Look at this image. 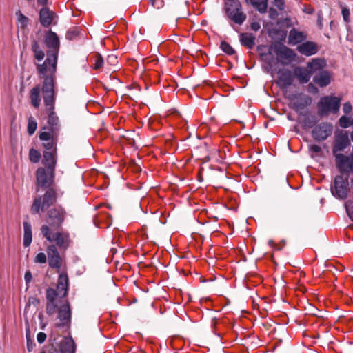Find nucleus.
I'll return each instance as SVG.
<instances>
[{
    "label": "nucleus",
    "mask_w": 353,
    "mask_h": 353,
    "mask_svg": "<svg viewBox=\"0 0 353 353\" xmlns=\"http://www.w3.org/2000/svg\"><path fill=\"white\" fill-rule=\"evenodd\" d=\"M69 290V279L66 273L59 275L57 288H48L46 292V308L48 316L57 313V327L70 328L72 320V309L67 299Z\"/></svg>",
    "instance_id": "nucleus-1"
},
{
    "label": "nucleus",
    "mask_w": 353,
    "mask_h": 353,
    "mask_svg": "<svg viewBox=\"0 0 353 353\" xmlns=\"http://www.w3.org/2000/svg\"><path fill=\"white\" fill-rule=\"evenodd\" d=\"M54 176L55 172L46 170L42 167L37 170L36 178L37 185L46 189V191L42 196H37L34 198L30 208L32 214H37L41 212H43L48 208L56 203L57 194L52 187L54 183Z\"/></svg>",
    "instance_id": "nucleus-2"
},
{
    "label": "nucleus",
    "mask_w": 353,
    "mask_h": 353,
    "mask_svg": "<svg viewBox=\"0 0 353 353\" xmlns=\"http://www.w3.org/2000/svg\"><path fill=\"white\" fill-rule=\"evenodd\" d=\"M44 43L48 48L47 58L43 63L36 64L39 77L43 80L51 77L55 81L60 41L56 32L48 30L44 35Z\"/></svg>",
    "instance_id": "nucleus-3"
},
{
    "label": "nucleus",
    "mask_w": 353,
    "mask_h": 353,
    "mask_svg": "<svg viewBox=\"0 0 353 353\" xmlns=\"http://www.w3.org/2000/svg\"><path fill=\"white\" fill-rule=\"evenodd\" d=\"M55 81L51 77H47L43 81L42 94L43 103L48 112L47 123L41 129V131H47L54 135H59L61 129V123L59 117L54 111Z\"/></svg>",
    "instance_id": "nucleus-4"
},
{
    "label": "nucleus",
    "mask_w": 353,
    "mask_h": 353,
    "mask_svg": "<svg viewBox=\"0 0 353 353\" xmlns=\"http://www.w3.org/2000/svg\"><path fill=\"white\" fill-rule=\"evenodd\" d=\"M351 145L347 131L337 130L334 132L332 154L335 158L336 167L340 173L353 172V157L341 153Z\"/></svg>",
    "instance_id": "nucleus-5"
},
{
    "label": "nucleus",
    "mask_w": 353,
    "mask_h": 353,
    "mask_svg": "<svg viewBox=\"0 0 353 353\" xmlns=\"http://www.w3.org/2000/svg\"><path fill=\"white\" fill-rule=\"evenodd\" d=\"M46 214L45 217L46 225L41 228V232H44L45 228L48 230H59L65 221L67 212L65 210L61 205L55 206L46 210Z\"/></svg>",
    "instance_id": "nucleus-6"
},
{
    "label": "nucleus",
    "mask_w": 353,
    "mask_h": 353,
    "mask_svg": "<svg viewBox=\"0 0 353 353\" xmlns=\"http://www.w3.org/2000/svg\"><path fill=\"white\" fill-rule=\"evenodd\" d=\"M44 232H42V235L50 243H54V245H56L57 248L60 252H64L70 245V234L67 231H56L52 232L53 230H48L47 228H44Z\"/></svg>",
    "instance_id": "nucleus-7"
},
{
    "label": "nucleus",
    "mask_w": 353,
    "mask_h": 353,
    "mask_svg": "<svg viewBox=\"0 0 353 353\" xmlns=\"http://www.w3.org/2000/svg\"><path fill=\"white\" fill-rule=\"evenodd\" d=\"M341 98L334 96H325L317 103L318 114L327 115L329 112L336 113L340 108Z\"/></svg>",
    "instance_id": "nucleus-8"
},
{
    "label": "nucleus",
    "mask_w": 353,
    "mask_h": 353,
    "mask_svg": "<svg viewBox=\"0 0 353 353\" xmlns=\"http://www.w3.org/2000/svg\"><path fill=\"white\" fill-rule=\"evenodd\" d=\"M241 9L242 6L239 1L225 3V10L228 17L239 25H241L247 17Z\"/></svg>",
    "instance_id": "nucleus-9"
},
{
    "label": "nucleus",
    "mask_w": 353,
    "mask_h": 353,
    "mask_svg": "<svg viewBox=\"0 0 353 353\" xmlns=\"http://www.w3.org/2000/svg\"><path fill=\"white\" fill-rule=\"evenodd\" d=\"M350 172L341 173V175H337L335 177L334 189L332 188V192L334 196L341 199L347 198L349 191L348 174Z\"/></svg>",
    "instance_id": "nucleus-10"
},
{
    "label": "nucleus",
    "mask_w": 353,
    "mask_h": 353,
    "mask_svg": "<svg viewBox=\"0 0 353 353\" xmlns=\"http://www.w3.org/2000/svg\"><path fill=\"white\" fill-rule=\"evenodd\" d=\"M307 68H310V70L299 66L294 69V75L298 79L299 82L301 84L307 83L313 72L321 68V65L319 60L314 59L312 62L307 64Z\"/></svg>",
    "instance_id": "nucleus-11"
},
{
    "label": "nucleus",
    "mask_w": 353,
    "mask_h": 353,
    "mask_svg": "<svg viewBox=\"0 0 353 353\" xmlns=\"http://www.w3.org/2000/svg\"><path fill=\"white\" fill-rule=\"evenodd\" d=\"M76 345L72 337H65L50 345L48 353H75Z\"/></svg>",
    "instance_id": "nucleus-12"
},
{
    "label": "nucleus",
    "mask_w": 353,
    "mask_h": 353,
    "mask_svg": "<svg viewBox=\"0 0 353 353\" xmlns=\"http://www.w3.org/2000/svg\"><path fill=\"white\" fill-rule=\"evenodd\" d=\"M333 125L330 122L317 124L312 131V136L316 141H323L330 137L333 132Z\"/></svg>",
    "instance_id": "nucleus-13"
},
{
    "label": "nucleus",
    "mask_w": 353,
    "mask_h": 353,
    "mask_svg": "<svg viewBox=\"0 0 353 353\" xmlns=\"http://www.w3.org/2000/svg\"><path fill=\"white\" fill-rule=\"evenodd\" d=\"M47 254L49 266L51 268L57 269V272H59L63 263V256L61 255L56 245H49L47 248Z\"/></svg>",
    "instance_id": "nucleus-14"
},
{
    "label": "nucleus",
    "mask_w": 353,
    "mask_h": 353,
    "mask_svg": "<svg viewBox=\"0 0 353 353\" xmlns=\"http://www.w3.org/2000/svg\"><path fill=\"white\" fill-rule=\"evenodd\" d=\"M58 16L57 14L48 7H43L39 10V21L42 26L48 28L51 25L57 23V19Z\"/></svg>",
    "instance_id": "nucleus-15"
},
{
    "label": "nucleus",
    "mask_w": 353,
    "mask_h": 353,
    "mask_svg": "<svg viewBox=\"0 0 353 353\" xmlns=\"http://www.w3.org/2000/svg\"><path fill=\"white\" fill-rule=\"evenodd\" d=\"M274 52L276 54L279 59L293 61L294 60L296 54L294 50L286 46L281 43H276L272 46Z\"/></svg>",
    "instance_id": "nucleus-16"
},
{
    "label": "nucleus",
    "mask_w": 353,
    "mask_h": 353,
    "mask_svg": "<svg viewBox=\"0 0 353 353\" xmlns=\"http://www.w3.org/2000/svg\"><path fill=\"white\" fill-rule=\"evenodd\" d=\"M57 137L58 135H54L47 131H40L39 134V138L43 141L42 145L46 151L57 150Z\"/></svg>",
    "instance_id": "nucleus-17"
},
{
    "label": "nucleus",
    "mask_w": 353,
    "mask_h": 353,
    "mask_svg": "<svg viewBox=\"0 0 353 353\" xmlns=\"http://www.w3.org/2000/svg\"><path fill=\"white\" fill-rule=\"evenodd\" d=\"M57 162V150L43 151L42 163L48 170L55 172Z\"/></svg>",
    "instance_id": "nucleus-18"
},
{
    "label": "nucleus",
    "mask_w": 353,
    "mask_h": 353,
    "mask_svg": "<svg viewBox=\"0 0 353 353\" xmlns=\"http://www.w3.org/2000/svg\"><path fill=\"white\" fill-rule=\"evenodd\" d=\"M296 50L301 54L310 57L316 54L319 51V46L311 41H303L296 47Z\"/></svg>",
    "instance_id": "nucleus-19"
},
{
    "label": "nucleus",
    "mask_w": 353,
    "mask_h": 353,
    "mask_svg": "<svg viewBox=\"0 0 353 353\" xmlns=\"http://www.w3.org/2000/svg\"><path fill=\"white\" fill-rule=\"evenodd\" d=\"M279 84L283 89L288 88L293 83V74L288 69H281L278 71Z\"/></svg>",
    "instance_id": "nucleus-20"
},
{
    "label": "nucleus",
    "mask_w": 353,
    "mask_h": 353,
    "mask_svg": "<svg viewBox=\"0 0 353 353\" xmlns=\"http://www.w3.org/2000/svg\"><path fill=\"white\" fill-rule=\"evenodd\" d=\"M307 39V34L303 32L299 31L296 28H292L289 32L288 42L290 45H296L305 41Z\"/></svg>",
    "instance_id": "nucleus-21"
},
{
    "label": "nucleus",
    "mask_w": 353,
    "mask_h": 353,
    "mask_svg": "<svg viewBox=\"0 0 353 353\" xmlns=\"http://www.w3.org/2000/svg\"><path fill=\"white\" fill-rule=\"evenodd\" d=\"M256 37L252 33L243 32L239 35V41L241 46L248 49H252L255 46Z\"/></svg>",
    "instance_id": "nucleus-22"
},
{
    "label": "nucleus",
    "mask_w": 353,
    "mask_h": 353,
    "mask_svg": "<svg viewBox=\"0 0 353 353\" xmlns=\"http://www.w3.org/2000/svg\"><path fill=\"white\" fill-rule=\"evenodd\" d=\"M42 86L39 84L35 85L30 92L31 104L35 108H38L41 103L40 92H42Z\"/></svg>",
    "instance_id": "nucleus-23"
},
{
    "label": "nucleus",
    "mask_w": 353,
    "mask_h": 353,
    "mask_svg": "<svg viewBox=\"0 0 353 353\" xmlns=\"http://www.w3.org/2000/svg\"><path fill=\"white\" fill-rule=\"evenodd\" d=\"M313 81L321 88L325 87L331 81L330 73L327 71H323L319 75L314 77Z\"/></svg>",
    "instance_id": "nucleus-24"
},
{
    "label": "nucleus",
    "mask_w": 353,
    "mask_h": 353,
    "mask_svg": "<svg viewBox=\"0 0 353 353\" xmlns=\"http://www.w3.org/2000/svg\"><path fill=\"white\" fill-rule=\"evenodd\" d=\"M312 103V98L310 96H305L299 101L293 103L292 108L297 112L301 114L300 111L303 110L306 106Z\"/></svg>",
    "instance_id": "nucleus-25"
},
{
    "label": "nucleus",
    "mask_w": 353,
    "mask_h": 353,
    "mask_svg": "<svg viewBox=\"0 0 353 353\" xmlns=\"http://www.w3.org/2000/svg\"><path fill=\"white\" fill-rule=\"evenodd\" d=\"M31 50L34 53V57L35 59L40 61H42L45 57L44 51L41 49L39 46V43L35 39L32 41L31 43Z\"/></svg>",
    "instance_id": "nucleus-26"
},
{
    "label": "nucleus",
    "mask_w": 353,
    "mask_h": 353,
    "mask_svg": "<svg viewBox=\"0 0 353 353\" xmlns=\"http://www.w3.org/2000/svg\"><path fill=\"white\" fill-rule=\"evenodd\" d=\"M24 234H23V245L28 247L32 242V227L31 225L25 221L23 223Z\"/></svg>",
    "instance_id": "nucleus-27"
},
{
    "label": "nucleus",
    "mask_w": 353,
    "mask_h": 353,
    "mask_svg": "<svg viewBox=\"0 0 353 353\" xmlns=\"http://www.w3.org/2000/svg\"><path fill=\"white\" fill-rule=\"evenodd\" d=\"M251 5L260 13L266 12L268 0H250Z\"/></svg>",
    "instance_id": "nucleus-28"
},
{
    "label": "nucleus",
    "mask_w": 353,
    "mask_h": 353,
    "mask_svg": "<svg viewBox=\"0 0 353 353\" xmlns=\"http://www.w3.org/2000/svg\"><path fill=\"white\" fill-rule=\"evenodd\" d=\"M318 122L317 118L316 116L312 114H305L304 119H303L302 123L305 128H314Z\"/></svg>",
    "instance_id": "nucleus-29"
},
{
    "label": "nucleus",
    "mask_w": 353,
    "mask_h": 353,
    "mask_svg": "<svg viewBox=\"0 0 353 353\" xmlns=\"http://www.w3.org/2000/svg\"><path fill=\"white\" fill-rule=\"evenodd\" d=\"M41 153L36 149L31 148L29 151V159L32 163H37L41 159Z\"/></svg>",
    "instance_id": "nucleus-30"
},
{
    "label": "nucleus",
    "mask_w": 353,
    "mask_h": 353,
    "mask_svg": "<svg viewBox=\"0 0 353 353\" xmlns=\"http://www.w3.org/2000/svg\"><path fill=\"white\" fill-rule=\"evenodd\" d=\"M37 128V121H35V119L33 117H30L28 119V126H27V130H28V133L29 134V135H32L35 132Z\"/></svg>",
    "instance_id": "nucleus-31"
},
{
    "label": "nucleus",
    "mask_w": 353,
    "mask_h": 353,
    "mask_svg": "<svg viewBox=\"0 0 353 353\" xmlns=\"http://www.w3.org/2000/svg\"><path fill=\"white\" fill-rule=\"evenodd\" d=\"M16 15L17 17L18 22L20 23V27L21 28H25L28 25L29 19L22 14L20 10L16 12Z\"/></svg>",
    "instance_id": "nucleus-32"
},
{
    "label": "nucleus",
    "mask_w": 353,
    "mask_h": 353,
    "mask_svg": "<svg viewBox=\"0 0 353 353\" xmlns=\"http://www.w3.org/2000/svg\"><path fill=\"white\" fill-rule=\"evenodd\" d=\"M220 48L223 52L228 55H233L235 54V50L234 48L230 45L229 43L225 41H221Z\"/></svg>",
    "instance_id": "nucleus-33"
},
{
    "label": "nucleus",
    "mask_w": 353,
    "mask_h": 353,
    "mask_svg": "<svg viewBox=\"0 0 353 353\" xmlns=\"http://www.w3.org/2000/svg\"><path fill=\"white\" fill-rule=\"evenodd\" d=\"M79 28L77 27H73L67 31L65 34V38L66 39L71 41L77 38L79 36Z\"/></svg>",
    "instance_id": "nucleus-34"
},
{
    "label": "nucleus",
    "mask_w": 353,
    "mask_h": 353,
    "mask_svg": "<svg viewBox=\"0 0 353 353\" xmlns=\"http://www.w3.org/2000/svg\"><path fill=\"white\" fill-rule=\"evenodd\" d=\"M103 59L102 56L97 53L94 56V70H99L103 67Z\"/></svg>",
    "instance_id": "nucleus-35"
},
{
    "label": "nucleus",
    "mask_w": 353,
    "mask_h": 353,
    "mask_svg": "<svg viewBox=\"0 0 353 353\" xmlns=\"http://www.w3.org/2000/svg\"><path fill=\"white\" fill-rule=\"evenodd\" d=\"M339 124L343 128H347L352 125V121L346 116H342L339 119Z\"/></svg>",
    "instance_id": "nucleus-36"
},
{
    "label": "nucleus",
    "mask_w": 353,
    "mask_h": 353,
    "mask_svg": "<svg viewBox=\"0 0 353 353\" xmlns=\"http://www.w3.org/2000/svg\"><path fill=\"white\" fill-rule=\"evenodd\" d=\"M26 337L27 341V349L28 352H32L35 347V343L32 341L30 338V331L26 332Z\"/></svg>",
    "instance_id": "nucleus-37"
},
{
    "label": "nucleus",
    "mask_w": 353,
    "mask_h": 353,
    "mask_svg": "<svg viewBox=\"0 0 353 353\" xmlns=\"http://www.w3.org/2000/svg\"><path fill=\"white\" fill-rule=\"evenodd\" d=\"M151 6L157 9H160L164 6V0H148Z\"/></svg>",
    "instance_id": "nucleus-38"
},
{
    "label": "nucleus",
    "mask_w": 353,
    "mask_h": 353,
    "mask_svg": "<svg viewBox=\"0 0 353 353\" xmlns=\"http://www.w3.org/2000/svg\"><path fill=\"white\" fill-rule=\"evenodd\" d=\"M347 213L352 221H353V202L347 201L345 204Z\"/></svg>",
    "instance_id": "nucleus-39"
},
{
    "label": "nucleus",
    "mask_w": 353,
    "mask_h": 353,
    "mask_svg": "<svg viewBox=\"0 0 353 353\" xmlns=\"http://www.w3.org/2000/svg\"><path fill=\"white\" fill-rule=\"evenodd\" d=\"M35 262L39 263H44L46 262V255L43 252H39L35 257Z\"/></svg>",
    "instance_id": "nucleus-40"
},
{
    "label": "nucleus",
    "mask_w": 353,
    "mask_h": 353,
    "mask_svg": "<svg viewBox=\"0 0 353 353\" xmlns=\"http://www.w3.org/2000/svg\"><path fill=\"white\" fill-rule=\"evenodd\" d=\"M341 14L343 15V18L344 19L345 21L346 22H349L350 21V10L346 8V7H343L342 8V10H341Z\"/></svg>",
    "instance_id": "nucleus-41"
},
{
    "label": "nucleus",
    "mask_w": 353,
    "mask_h": 353,
    "mask_svg": "<svg viewBox=\"0 0 353 353\" xmlns=\"http://www.w3.org/2000/svg\"><path fill=\"white\" fill-rule=\"evenodd\" d=\"M343 110L345 114H349L352 111V105L350 102H346L343 104Z\"/></svg>",
    "instance_id": "nucleus-42"
},
{
    "label": "nucleus",
    "mask_w": 353,
    "mask_h": 353,
    "mask_svg": "<svg viewBox=\"0 0 353 353\" xmlns=\"http://www.w3.org/2000/svg\"><path fill=\"white\" fill-rule=\"evenodd\" d=\"M46 334L44 332H40L37 334V339L39 343L42 344L46 339Z\"/></svg>",
    "instance_id": "nucleus-43"
},
{
    "label": "nucleus",
    "mask_w": 353,
    "mask_h": 353,
    "mask_svg": "<svg viewBox=\"0 0 353 353\" xmlns=\"http://www.w3.org/2000/svg\"><path fill=\"white\" fill-rule=\"evenodd\" d=\"M274 5L280 10H283L285 7L284 0H274Z\"/></svg>",
    "instance_id": "nucleus-44"
},
{
    "label": "nucleus",
    "mask_w": 353,
    "mask_h": 353,
    "mask_svg": "<svg viewBox=\"0 0 353 353\" xmlns=\"http://www.w3.org/2000/svg\"><path fill=\"white\" fill-rule=\"evenodd\" d=\"M106 61L111 65H115L117 63V57L113 54L108 55Z\"/></svg>",
    "instance_id": "nucleus-45"
},
{
    "label": "nucleus",
    "mask_w": 353,
    "mask_h": 353,
    "mask_svg": "<svg viewBox=\"0 0 353 353\" xmlns=\"http://www.w3.org/2000/svg\"><path fill=\"white\" fill-rule=\"evenodd\" d=\"M39 300L36 297H30L28 299V305H33L35 307L39 305Z\"/></svg>",
    "instance_id": "nucleus-46"
},
{
    "label": "nucleus",
    "mask_w": 353,
    "mask_h": 353,
    "mask_svg": "<svg viewBox=\"0 0 353 353\" xmlns=\"http://www.w3.org/2000/svg\"><path fill=\"white\" fill-rule=\"evenodd\" d=\"M307 90L309 92L315 94L318 92V88L312 83L307 85Z\"/></svg>",
    "instance_id": "nucleus-47"
},
{
    "label": "nucleus",
    "mask_w": 353,
    "mask_h": 353,
    "mask_svg": "<svg viewBox=\"0 0 353 353\" xmlns=\"http://www.w3.org/2000/svg\"><path fill=\"white\" fill-rule=\"evenodd\" d=\"M310 150L315 153H319L321 151V148L318 145L314 144L310 145Z\"/></svg>",
    "instance_id": "nucleus-48"
},
{
    "label": "nucleus",
    "mask_w": 353,
    "mask_h": 353,
    "mask_svg": "<svg viewBox=\"0 0 353 353\" xmlns=\"http://www.w3.org/2000/svg\"><path fill=\"white\" fill-rule=\"evenodd\" d=\"M269 13H270V17L271 19H274L279 15V13L276 11V10L273 8H270Z\"/></svg>",
    "instance_id": "nucleus-49"
},
{
    "label": "nucleus",
    "mask_w": 353,
    "mask_h": 353,
    "mask_svg": "<svg viewBox=\"0 0 353 353\" xmlns=\"http://www.w3.org/2000/svg\"><path fill=\"white\" fill-rule=\"evenodd\" d=\"M32 279V273L30 272V271H27L24 275V279H25L26 283H30Z\"/></svg>",
    "instance_id": "nucleus-50"
},
{
    "label": "nucleus",
    "mask_w": 353,
    "mask_h": 353,
    "mask_svg": "<svg viewBox=\"0 0 353 353\" xmlns=\"http://www.w3.org/2000/svg\"><path fill=\"white\" fill-rule=\"evenodd\" d=\"M251 28L254 31H257L260 28V25L258 22H253L251 23Z\"/></svg>",
    "instance_id": "nucleus-51"
},
{
    "label": "nucleus",
    "mask_w": 353,
    "mask_h": 353,
    "mask_svg": "<svg viewBox=\"0 0 353 353\" xmlns=\"http://www.w3.org/2000/svg\"><path fill=\"white\" fill-rule=\"evenodd\" d=\"M317 23L319 28L321 29L323 28V17L320 14L318 16Z\"/></svg>",
    "instance_id": "nucleus-52"
},
{
    "label": "nucleus",
    "mask_w": 353,
    "mask_h": 353,
    "mask_svg": "<svg viewBox=\"0 0 353 353\" xmlns=\"http://www.w3.org/2000/svg\"><path fill=\"white\" fill-rule=\"evenodd\" d=\"M48 0H37L39 4L44 6L47 3Z\"/></svg>",
    "instance_id": "nucleus-53"
},
{
    "label": "nucleus",
    "mask_w": 353,
    "mask_h": 353,
    "mask_svg": "<svg viewBox=\"0 0 353 353\" xmlns=\"http://www.w3.org/2000/svg\"><path fill=\"white\" fill-rule=\"evenodd\" d=\"M315 310H316V307H312V310H311V314H314V311H315Z\"/></svg>",
    "instance_id": "nucleus-54"
},
{
    "label": "nucleus",
    "mask_w": 353,
    "mask_h": 353,
    "mask_svg": "<svg viewBox=\"0 0 353 353\" xmlns=\"http://www.w3.org/2000/svg\"><path fill=\"white\" fill-rule=\"evenodd\" d=\"M268 244H269V245H274V241H273L272 240H270V241H268Z\"/></svg>",
    "instance_id": "nucleus-55"
},
{
    "label": "nucleus",
    "mask_w": 353,
    "mask_h": 353,
    "mask_svg": "<svg viewBox=\"0 0 353 353\" xmlns=\"http://www.w3.org/2000/svg\"><path fill=\"white\" fill-rule=\"evenodd\" d=\"M351 140L353 141V131L350 133Z\"/></svg>",
    "instance_id": "nucleus-56"
},
{
    "label": "nucleus",
    "mask_w": 353,
    "mask_h": 353,
    "mask_svg": "<svg viewBox=\"0 0 353 353\" xmlns=\"http://www.w3.org/2000/svg\"><path fill=\"white\" fill-rule=\"evenodd\" d=\"M40 353H46L45 350H42Z\"/></svg>",
    "instance_id": "nucleus-57"
},
{
    "label": "nucleus",
    "mask_w": 353,
    "mask_h": 353,
    "mask_svg": "<svg viewBox=\"0 0 353 353\" xmlns=\"http://www.w3.org/2000/svg\"><path fill=\"white\" fill-rule=\"evenodd\" d=\"M352 125L353 126V119L352 120Z\"/></svg>",
    "instance_id": "nucleus-58"
}]
</instances>
